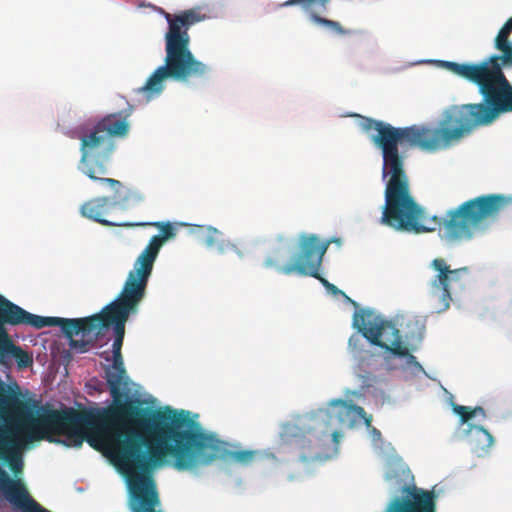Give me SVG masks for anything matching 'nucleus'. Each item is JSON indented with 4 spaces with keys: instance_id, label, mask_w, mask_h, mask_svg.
I'll return each instance as SVG.
<instances>
[{
    "instance_id": "obj_12",
    "label": "nucleus",
    "mask_w": 512,
    "mask_h": 512,
    "mask_svg": "<svg viewBox=\"0 0 512 512\" xmlns=\"http://www.w3.org/2000/svg\"><path fill=\"white\" fill-rule=\"evenodd\" d=\"M405 497H395L384 512H436V496L433 491L405 487Z\"/></svg>"
},
{
    "instance_id": "obj_6",
    "label": "nucleus",
    "mask_w": 512,
    "mask_h": 512,
    "mask_svg": "<svg viewBox=\"0 0 512 512\" xmlns=\"http://www.w3.org/2000/svg\"><path fill=\"white\" fill-rule=\"evenodd\" d=\"M11 408L23 416L18 424V432L26 443L45 438L53 441L49 435H65L76 447H80L86 440L85 428L92 423V414L86 410L67 408L59 411L48 405L39 406V402L35 400L31 403L24 402L0 383V419ZM19 440L9 429L0 427V456Z\"/></svg>"
},
{
    "instance_id": "obj_17",
    "label": "nucleus",
    "mask_w": 512,
    "mask_h": 512,
    "mask_svg": "<svg viewBox=\"0 0 512 512\" xmlns=\"http://www.w3.org/2000/svg\"><path fill=\"white\" fill-rule=\"evenodd\" d=\"M25 443L26 442H24L23 436H21L19 441H17L13 446L6 450L4 455L0 456V461L7 464L15 475L20 474L23 470L21 447Z\"/></svg>"
},
{
    "instance_id": "obj_13",
    "label": "nucleus",
    "mask_w": 512,
    "mask_h": 512,
    "mask_svg": "<svg viewBox=\"0 0 512 512\" xmlns=\"http://www.w3.org/2000/svg\"><path fill=\"white\" fill-rule=\"evenodd\" d=\"M330 0H288L284 3L285 6H293L299 4L304 12H306L310 19L319 25L325 26L333 32L344 35L347 31L342 27V25L319 15L320 12H324L327 10L328 4Z\"/></svg>"
},
{
    "instance_id": "obj_24",
    "label": "nucleus",
    "mask_w": 512,
    "mask_h": 512,
    "mask_svg": "<svg viewBox=\"0 0 512 512\" xmlns=\"http://www.w3.org/2000/svg\"><path fill=\"white\" fill-rule=\"evenodd\" d=\"M410 347L411 346H408V349ZM405 357L407 358L409 364H413L415 366H419L420 367V364L417 362L416 357L414 355H412L409 351H408V354Z\"/></svg>"
},
{
    "instance_id": "obj_7",
    "label": "nucleus",
    "mask_w": 512,
    "mask_h": 512,
    "mask_svg": "<svg viewBox=\"0 0 512 512\" xmlns=\"http://www.w3.org/2000/svg\"><path fill=\"white\" fill-rule=\"evenodd\" d=\"M168 30L165 34L164 65L159 66L136 92L150 101L164 90L167 79L186 82L191 78L204 77L209 68L197 60L190 50L191 26L202 21L204 16L197 8L187 9L177 14L165 13Z\"/></svg>"
},
{
    "instance_id": "obj_9",
    "label": "nucleus",
    "mask_w": 512,
    "mask_h": 512,
    "mask_svg": "<svg viewBox=\"0 0 512 512\" xmlns=\"http://www.w3.org/2000/svg\"><path fill=\"white\" fill-rule=\"evenodd\" d=\"M353 327L371 344L389 351L395 356H406L408 347L404 345L400 330L371 310L361 309L353 315Z\"/></svg>"
},
{
    "instance_id": "obj_23",
    "label": "nucleus",
    "mask_w": 512,
    "mask_h": 512,
    "mask_svg": "<svg viewBox=\"0 0 512 512\" xmlns=\"http://www.w3.org/2000/svg\"><path fill=\"white\" fill-rule=\"evenodd\" d=\"M358 342H360V338L358 336H351L348 342L349 347L353 350L356 349Z\"/></svg>"
},
{
    "instance_id": "obj_8",
    "label": "nucleus",
    "mask_w": 512,
    "mask_h": 512,
    "mask_svg": "<svg viewBox=\"0 0 512 512\" xmlns=\"http://www.w3.org/2000/svg\"><path fill=\"white\" fill-rule=\"evenodd\" d=\"M5 325H26L35 329L59 326L63 332L65 318L32 314L0 295V364L9 365L14 359L22 369L32 365V356L13 342Z\"/></svg>"
},
{
    "instance_id": "obj_19",
    "label": "nucleus",
    "mask_w": 512,
    "mask_h": 512,
    "mask_svg": "<svg viewBox=\"0 0 512 512\" xmlns=\"http://www.w3.org/2000/svg\"><path fill=\"white\" fill-rule=\"evenodd\" d=\"M453 410L460 417L461 423H467L469 420H471L473 417L477 415V411H481V415L483 417L486 416L485 410L480 406L471 408L468 406L455 405Z\"/></svg>"
},
{
    "instance_id": "obj_25",
    "label": "nucleus",
    "mask_w": 512,
    "mask_h": 512,
    "mask_svg": "<svg viewBox=\"0 0 512 512\" xmlns=\"http://www.w3.org/2000/svg\"><path fill=\"white\" fill-rule=\"evenodd\" d=\"M313 277H314V278H316V279H318V280L321 282V284H322L325 288H326V285H328V286H329V285L331 284L328 280H326L325 278H323V277L320 275V270H317V274H316V276H313Z\"/></svg>"
},
{
    "instance_id": "obj_26",
    "label": "nucleus",
    "mask_w": 512,
    "mask_h": 512,
    "mask_svg": "<svg viewBox=\"0 0 512 512\" xmlns=\"http://www.w3.org/2000/svg\"><path fill=\"white\" fill-rule=\"evenodd\" d=\"M332 437H333L334 442H336V443H337V442L339 441V437H341V434H340V432H338V431H334V432L332 433Z\"/></svg>"
},
{
    "instance_id": "obj_27",
    "label": "nucleus",
    "mask_w": 512,
    "mask_h": 512,
    "mask_svg": "<svg viewBox=\"0 0 512 512\" xmlns=\"http://www.w3.org/2000/svg\"><path fill=\"white\" fill-rule=\"evenodd\" d=\"M372 432H373V435H376V434L380 435V432L376 428H373Z\"/></svg>"
},
{
    "instance_id": "obj_3",
    "label": "nucleus",
    "mask_w": 512,
    "mask_h": 512,
    "mask_svg": "<svg viewBox=\"0 0 512 512\" xmlns=\"http://www.w3.org/2000/svg\"><path fill=\"white\" fill-rule=\"evenodd\" d=\"M149 436L151 439L139 431H131L118 452L132 512H164L153 471L165 464L167 457L176 470L187 471L210 465L217 459L229 458L247 465L256 456L252 450H229L226 442L206 432L186 410H172Z\"/></svg>"
},
{
    "instance_id": "obj_2",
    "label": "nucleus",
    "mask_w": 512,
    "mask_h": 512,
    "mask_svg": "<svg viewBox=\"0 0 512 512\" xmlns=\"http://www.w3.org/2000/svg\"><path fill=\"white\" fill-rule=\"evenodd\" d=\"M165 236H153L144 250L136 258L133 269L128 273L123 288L116 300L102 309L100 313L84 318H65L63 334L70 339L72 348L86 352L94 345L103 329L113 325L115 334L112 345L113 363L105 366V379L109 386L113 403L104 409L93 422L85 428L86 441L97 450L112 448L113 456L120 467L119 448L123 439L131 431H139L148 437L160 423H163L172 411L153 410L142 407L138 400H124L127 396L129 378L124 368L121 353L125 336V323L129 315L138 310L146 295L148 280L152 274L154 262L166 238L171 236L170 226H166Z\"/></svg>"
},
{
    "instance_id": "obj_21",
    "label": "nucleus",
    "mask_w": 512,
    "mask_h": 512,
    "mask_svg": "<svg viewBox=\"0 0 512 512\" xmlns=\"http://www.w3.org/2000/svg\"><path fill=\"white\" fill-rule=\"evenodd\" d=\"M326 289L332 293L333 295H342L344 296L348 301H350L353 305L357 306V303L353 300H351L343 291L338 289L334 284H330L329 286L326 285Z\"/></svg>"
},
{
    "instance_id": "obj_4",
    "label": "nucleus",
    "mask_w": 512,
    "mask_h": 512,
    "mask_svg": "<svg viewBox=\"0 0 512 512\" xmlns=\"http://www.w3.org/2000/svg\"><path fill=\"white\" fill-rule=\"evenodd\" d=\"M129 131V123L126 117L120 114L112 113L97 121L91 128L87 129L80 137L81 158L78 169L93 181L107 184L117 195L114 197L102 196L95 197L86 201L80 208L82 216L91 219L103 226H121V227H145L154 226L160 229L161 235L165 236L166 226H170L172 235L166 238L171 239L175 236V229L170 222H124L114 223L104 218L110 209L119 208L127 210L132 206L144 201V195L137 191L128 189L124 194H120L119 189L122 183L119 180L105 177L108 173V166L111 155L115 150V138L125 137Z\"/></svg>"
},
{
    "instance_id": "obj_18",
    "label": "nucleus",
    "mask_w": 512,
    "mask_h": 512,
    "mask_svg": "<svg viewBox=\"0 0 512 512\" xmlns=\"http://www.w3.org/2000/svg\"><path fill=\"white\" fill-rule=\"evenodd\" d=\"M200 237L208 248L217 249L219 252H223L227 246L223 233L212 226L201 227Z\"/></svg>"
},
{
    "instance_id": "obj_10",
    "label": "nucleus",
    "mask_w": 512,
    "mask_h": 512,
    "mask_svg": "<svg viewBox=\"0 0 512 512\" xmlns=\"http://www.w3.org/2000/svg\"><path fill=\"white\" fill-rule=\"evenodd\" d=\"M338 240L321 241L316 234H301L299 237V252L296 262L284 266H278L273 258L268 257L264 265L267 268L276 267L279 273L291 275L294 272L305 276H316L321 269L323 257L329 245Z\"/></svg>"
},
{
    "instance_id": "obj_22",
    "label": "nucleus",
    "mask_w": 512,
    "mask_h": 512,
    "mask_svg": "<svg viewBox=\"0 0 512 512\" xmlns=\"http://www.w3.org/2000/svg\"><path fill=\"white\" fill-rule=\"evenodd\" d=\"M294 428H298V429H300V430H301V434H302V435H305V434L310 433V432H311V429H312V427H311V426H309V425H308V426H306L305 424H303L302 426L294 425V426H292V427H289V430L292 432V430H293Z\"/></svg>"
},
{
    "instance_id": "obj_14",
    "label": "nucleus",
    "mask_w": 512,
    "mask_h": 512,
    "mask_svg": "<svg viewBox=\"0 0 512 512\" xmlns=\"http://www.w3.org/2000/svg\"><path fill=\"white\" fill-rule=\"evenodd\" d=\"M330 405L333 407H339L338 418L340 422H344L346 417H352V421L355 418H360L364 420L365 425L369 428L372 423V416L367 415L366 411L363 407L358 406L356 404L348 403L343 399H335L330 402Z\"/></svg>"
},
{
    "instance_id": "obj_15",
    "label": "nucleus",
    "mask_w": 512,
    "mask_h": 512,
    "mask_svg": "<svg viewBox=\"0 0 512 512\" xmlns=\"http://www.w3.org/2000/svg\"><path fill=\"white\" fill-rule=\"evenodd\" d=\"M493 436L482 426L470 427L469 444L471 449L479 456L483 455L493 445Z\"/></svg>"
},
{
    "instance_id": "obj_11",
    "label": "nucleus",
    "mask_w": 512,
    "mask_h": 512,
    "mask_svg": "<svg viewBox=\"0 0 512 512\" xmlns=\"http://www.w3.org/2000/svg\"><path fill=\"white\" fill-rule=\"evenodd\" d=\"M431 267L437 272V275L430 282V294L437 298L442 309L446 310L452 301L451 291L454 285L463 286L461 275L466 274V267L459 269H450V266L442 258H436L432 261Z\"/></svg>"
},
{
    "instance_id": "obj_5",
    "label": "nucleus",
    "mask_w": 512,
    "mask_h": 512,
    "mask_svg": "<svg viewBox=\"0 0 512 512\" xmlns=\"http://www.w3.org/2000/svg\"><path fill=\"white\" fill-rule=\"evenodd\" d=\"M512 17L499 30L495 38L494 54L479 63L442 62L453 74L475 84L483 102L458 105L473 129L491 124L501 114L512 112V85L503 68H512Z\"/></svg>"
},
{
    "instance_id": "obj_20",
    "label": "nucleus",
    "mask_w": 512,
    "mask_h": 512,
    "mask_svg": "<svg viewBox=\"0 0 512 512\" xmlns=\"http://www.w3.org/2000/svg\"><path fill=\"white\" fill-rule=\"evenodd\" d=\"M358 376L361 379L362 388H369L376 382V377L371 373L366 372L365 374H359Z\"/></svg>"
},
{
    "instance_id": "obj_1",
    "label": "nucleus",
    "mask_w": 512,
    "mask_h": 512,
    "mask_svg": "<svg viewBox=\"0 0 512 512\" xmlns=\"http://www.w3.org/2000/svg\"><path fill=\"white\" fill-rule=\"evenodd\" d=\"M359 125L365 132H377L371 140L382 151V178L386 180V187L385 204L379 219L381 225L415 234L439 229L449 241H468L484 229L487 221L494 220L508 205V199L501 194L481 195L448 210L444 218L433 216V226L423 223L424 209L411 194L409 178L404 169V156L400 154L399 145L437 151L460 142L474 129L458 105L447 108L435 128L416 125L397 128L363 116Z\"/></svg>"
},
{
    "instance_id": "obj_16",
    "label": "nucleus",
    "mask_w": 512,
    "mask_h": 512,
    "mask_svg": "<svg viewBox=\"0 0 512 512\" xmlns=\"http://www.w3.org/2000/svg\"><path fill=\"white\" fill-rule=\"evenodd\" d=\"M400 326L402 327V338H404L403 343L405 346H414L422 340L425 327L417 318L409 317Z\"/></svg>"
}]
</instances>
